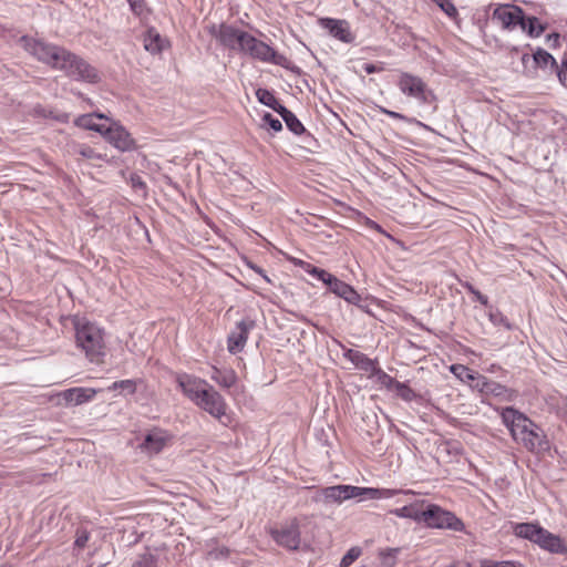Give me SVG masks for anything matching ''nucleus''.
Segmentation results:
<instances>
[{
	"instance_id": "f257e3e1",
	"label": "nucleus",
	"mask_w": 567,
	"mask_h": 567,
	"mask_svg": "<svg viewBox=\"0 0 567 567\" xmlns=\"http://www.w3.org/2000/svg\"><path fill=\"white\" fill-rule=\"evenodd\" d=\"M501 417L513 440L527 451L534 453L549 449V442L543 429L520 411L513 406H506L502 410Z\"/></svg>"
},
{
	"instance_id": "f03ea898",
	"label": "nucleus",
	"mask_w": 567,
	"mask_h": 567,
	"mask_svg": "<svg viewBox=\"0 0 567 567\" xmlns=\"http://www.w3.org/2000/svg\"><path fill=\"white\" fill-rule=\"evenodd\" d=\"M74 329L76 346L91 362H100L106 348L104 329L85 318H76Z\"/></svg>"
},
{
	"instance_id": "7ed1b4c3",
	"label": "nucleus",
	"mask_w": 567,
	"mask_h": 567,
	"mask_svg": "<svg viewBox=\"0 0 567 567\" xmlns=\"http://www.w3.org/2000/svg\"><path fill=\"white\" fill-rule=\"evenodd\" d=\"M58 71L63 72L68 78L78 82L95 84L100 81V73L82 56L65 49L56 65Z\"/></svg>"
},
{
	"instance_id": "20e7f679",
	"label": "nucleus",
	"mask_w": 567,
	"mask_h": 567,
	"mask_svg": "<svg viewBox=\"0 0 567 567\" xmlns=\"http://www.w3.org/2000/svg\"><path fill=\"white\" fill-rule=\"evenodd\" d=\"M238 53L262 63L288 68L289 61L284 54L278 53L272 47L249 32H247Z\"/></svg>"
},
{
	"instance_id": "39448f33",
	"label": "nucleus",
	"mask_w": 567,
	"mask_h": 567,
	"mask_svg": "<svg viewBox=\"0 0 567 567\" xmlns=\"http://www.w3.org/2000/svg\"><path fill=\"white\" fill-rule=\"evenodd\" d=\"M20 41L22 42L27 52L53 70L56 69V65L60 62V56L65 50L64 47L49 43L41 39H34L28 35L21 37Z\"/></svg>"
},
{
	"instance_id": "423d86ee",
	"label": "nucleus",
	"mask_w": 567,
	"mask_h": 567,
	"mask_svg": "<svg viewBox=\"0 0 567 567\" xmlns=\"http://www.w3.org/2000/svg\"><path fill=\"white\" fill-rule=\"evenodd\" d=\"M396 85L403 95L414 99L420 105L431 104L436 99L427 84L412 73L401 72Z\"/></svg>"
},
{
	"instance_id": "0eeeda50",
	"label": "nucleus",
	"mask_w": 567,
	"mask_h": 567,
	"mask_svg": "<svg viewBox=\"0 0 567 567\" xmlns=\"http://www.w3.org/2000/svg\"><path fill=\"white\" fill-rule=\"evenodd\" d=\"M430 528L451 529L463 532L464 523L452 512L445 511L439 505L427 504L422 512V522Z\"/></svg>"
},
{
	"instance_id": "6e6552de",
	"label": "nucleus",
	"mask_w": 567,
	"mask_h": 567,
	"mask_svg": "<svg viewBox=\"0 0 567 567\" xmlns=\"http://www.w3.org/2000/svg\"><path fill=\"white\" fill-rule=\"evenodd\" d=\"M194 404L216 419L221 425L230 424L231 417L227 413V403L213 385Z\"/></svg>"
},
{
	"instance_id": "1a4fd4ad",
	"label": "nucleus",
	"mask_w": 567,
	"mask_h": 567,
	"mask_svg": "<svg viewBox=\"0 0 567 567\" xmlns=\"http://www.w3.org/2000/svg\"><path fill=\"white\" fill-rule=\"evenodd\" d=\"M208 32L221 47L237 53L239 52L243 41L247 34V31L227 23L212 24Z\"/></svg>"
},
{
	"instance_id": "9d476101",
	"label": "nucleus",
	"mask_w": 567,
	"mask_h": 567,
	"mask_svg": "<svg viewBox=\"0 0 567 567\" xmlns=\"http://www.w3.org/2000/svg\"><path fill=\"white\" fill-rule=\"evenodd\" d=\"M352 498L362 499L361 486L341 484L323 487L319 491V493L313 499L317 503H323L324 505H329L332 503L341 504L344 501Z\"/></svg>"
},
{
	"instance_id": "9b49d317",
	"label": "nucleus",
	"mask_w": 567,
	"mask_h": 567,
	"mask_svg": "<svg viewBox=\"0 0 567 567\" xmlns=\"http://www.w3.org/2000/svg\"><path fill=\"white\" fill-rule=\"evenodd\" d=\"M492 21L508 30L517 25L522 29L526 28L524 10L518 6L509 3L498 4L492 13Z\"/></svg>"
},
{
	"instance_id": "f8f14e48",
	"label": "nucleus",
	"mask_w": 567,
	"mask_h": 567,
	"mask_svg": "<svg viewBox=\"0 0 567 567\" xmlns=\"http://www.w3.org/2000/svg\"><path fill=\"white\" fill-rule=\"evenodd\" d=\"M103 137L120 152H131L136 148L135 140L118 122H112L106 126Z\"/></svg>"
},
{
	"instance_id": "ddd939ff",
	"label": "nucleus",
	"mask_w": 567,
	"mask_h": 567,
	"mask_svg": "<svg viewBox=\"0 0 567 567\" xmlns=\"http://www.w3.org/2000/svg\"><path fill=\"white\" fill-rule=\"evenodd\" d=\"M255 328V321L250 318H244L237 322L234 330L227 338V350L231 354L241 352L247 343L249 332Z\"/></svg>"
},
{
	"instance_id": "4468645a",
	"label": "nucleus",
	"mask_w": 567,
	"mask_h": 567,
	"mask_svg": "<svg viewBox=\"0 0 567 567\" xmlns=\"http://www.w3.org/2000/svg\"><path fill=\"white\" fill-rule=\"evenodd\" d=\"M176 382L183 394L193 403H195L210 386L206 380L187 373L178 374L176 377Z\"/></svg>"
},
{
	"instance_id": "2eb2a0df",
	"label": "nucleus",
	"mask_w": 567,
	"mask_h": 567,
	"mask_svg": "<svg viewBox=\"0 0 567 567\" xmlns=\"http://www.w3.org/2000/svg\"><path fill=\"white\" fill-rule=\"evenodd\" d=\"M318 23L322 29L327 30L332 38L343 43L349 44L355 40V35L351 31L350 23L347 20L320 18Z\"/></svg>"
},
{
	"instance_id": "dca6fc26",
	"label": "nucleus",
	"mask_w": 567,
	"mask_h": 567,
	"mask_svg": "<svg viewBox=\"0 0 567 567\" xmlns=\"http://www.w3.org/2000/svg\"><path fill=\"white\" fill-rule=\"evenodd\" d=\"M536 545L550 554L567 555L566 540L546 528H543Z\"/></svg>"
},
{
	"instance_id": "f3484780",
	"label": "nucleus",
	"mask_w": 567,
	"mask_h": 567,
	"mask_svg": "<svg viewBox=\"0 0 567 567\" xmlns=\"http://www.w3.org/2000/svg\"><path fill=\"white\" fill-rule=\"evenodd\" d=\"M276 543L289 550L298 549L300 545V532L297 524H291L288 527L271 533Z\"/></svg>"
},
{
	"instance_id": "a211bd4d",
	"label": "nucleus",
	"mask_w": 567,
	"mask_h": 567,
	"mask_svg": "<svg viewBox=\"0 0 567 567\" xmlns=\"http://www.w3.org/2000/svg\"><path fill=\"white\" fill-rule=\"evenodd\" d=\"M328 288L331 292L342 298L348 303L361 307L362 298L358 291L336 276L332 278L331 284L328 285Z\"/></svg>"
},
{
	"instance_id": "6ab92c4d",
	"label": "nucleus",
	"mask_w": 567,
	"mask_h": 567,
	"mask_svg": "<svg viewBox=\"0 0 567 567\" xmlns=\"http://www.w3.org/2000/svg\"><path fill=\"white\" fill-rule=\"evenodd\" d=\"M279 115L281 116L288 130L295 135L302 136V141L305 143L309 144L311 141H313V136L306 130L303 124L293 112L285 107L281 110Z\"/></svg>"
},
{
	"instance_id": "aec40b11",
	"label": "nucleus",
	"mask_w": 567,
	"mask_h": 567,
	"mask_svg": "<svg viewBox=\"0 0 567 567\" xmlns=\"http://www.w3.org/2000/svg\"><path fill=\"white\" fill-rule=\"evenodd\" d=\"M543 528L544 527L536 522L512 523V530L516 537L528 540L535 545L539 538Z\"/></svg>"
},
{
	"instance_id": "412c9836",
	"label": "nucleus",
	"mask_w": 567,
	"mask_h": 567,
	"mask_svg": "<svg viewBox=\"0 0 567 567\" xmlns=\"http://www.w3.org/2000/svg\"><path fill=\"white\" fill-rule=\"evenodd\" d=\"M96 390L92 388H71L63 391L62 396L68 405H81L94 399Z\"/></svg>"
},
{
	"instance_id": "4be33fe9",
	"label": "nucleus",
	"mask_w": 567,
	"mask_h": 567,
	"mask_svg": "<svg viewBox=\"0 0 567 567\" xmlns=\"http://www.w3.org/2000/svg\"><path fill=\"white\" fill-rule=\"evenodd\" d=\"M425 504V501H419L409 505H405L400 508H394L390 511V514L400 517V518H410L416 523L422 522V506Z\"/></svg>"
},
{
	"instance_id": "5701e85b",
	"label": "nucleus",
	"mask_w": 567,
	"mask_h": 567,
	"mask_svg": "<svg viewBox=\"0 0 567 567\" xmlns=\"http://www.w3.org/2000/svg\"><path fill=\"white\" fill-rule=\"evenodd\" d=\"M343 357L349 360L352 364H354L357 368L365 371V372H373L375 367V363L373 360H371L367 354L363 352L353 350V349H347L343 352Z\"/></svg>"
},
{
	"instance_id": "b1692460",
	"label": "nucleus",
	"mask_w": 567,
	"mask_h": 567,
	"mask_svg": "<svg viewBox=\"0 0 567 567\" xmlns=\"http://www.w3.org/2000/svg\"><path fill=\"white\" fill-rule=\"evenodd\" d=\"M210 379L224 389H230L237 382V374L231 369H212Z\"/></svg>"
},
{
	"instance_id": "393cba45",
	"label": "nucleus",
	"mask_w": 567,
	"mask_h": 567,
	"mask_svg": "<svg viewBox=\"0 0 567 567\" xmlns=\"http://www.w3.org/2000/svg\"><path fill=\"white\" fill-rule=\"evenodd\" d=\"M255 95L259 103L274 110L278 114H280L281 110L286 107L278 101L275 93L268 89L259 87L256 90Z\"/></svg>"
},
{
	"instance_id": "a878e982",
	"label": "nucleus",
	"mask_w": 567,
	"mask_h": 567,
	"mask_svg": "<svg viewBox=\"0 0 567 567\" xmlns=\"http://www.w3.org/2000/svg\"><path fill=\"white\" fill-rule=\"evenodd\" d=\"M138 382L141 380L135 379L114 381L107 386V391H118V395L127 398L136 393Z\"/></svg>"
},
{
	"instance_id": "bb28decb",
	"label": "nucleus",
	"mask_w": 567,
	"mask_h": 567,
	"mask_svg": "<svg viewBox=\"0 0 567 567\" xmlns=\"http://www.w3.org/2000/svg\"><path fill=\"white\" fill-rule=\"evenodd\" d=\"M165 40L154 29H150L144 37V48L152 54L161 53L164 49Z\"/></svg>"
},
{
	"instance_id": "cd10ccee",
	"label": "nucleus",
	"mask_w": 567,
	"mask_h": 567,
	"mask_svg": "<svg viewBox=\"0 0 567 567\" xmlns=\"http://www.w3.org/2000/svg\"><path fill=\"white\" fill-rule=\"evenodd\" d=\"M33 114L39 117L43 118H53L54 121L59 123H68L70 121L69 113L54 111L52 109H47L40 104L35 105L33 107Z\"/></svg>"
},
{
	"instance_id": "c85d7f7f",
	"label": "nucleus",
	"mask_w": 567,
	"mask_h": 567,
	"mask_svg": "<svg viewBox=\"0 0 567 567\" xmlns=\"http://www.w3.org/2000/svg\"><path fill=\"white\" fill-rule=\"evenodd\" d=\"M301 268L311 277L322 281L327 287L329 284H331L332 278L334 277L332 274L328 272L327 270L316 267L309 262L306 261H299Z\"/></svg>"
},
{
	"instance_id": "c756f323",
	"label": "nucleus",
	"mask_w": 567,
	"mask_h": 567,
	"mask_svg": "<svg viewBox=\"0 0 567 567\" xmlns=\"http://www.w3.org/2000/svg\"><path fill=\"white\" fill-rule=\"evenodd\" d=\"M165 443H166V439L162 433L152 432L145 436V439L143 441V446L148 452L158 453L163 450V447L165 446Z\"/></svg>"
},
{
	"instance_id": "7c9ffc66",
	"label": "nucleus",
	"mask_w": 567,
	"mask_h": 567,
	"mask_svg": "<svg viewBox=\"0 0 567 567\" xmlns=\"http://www.w3.org/2000/svg\"><path fill=\"white\" fill-rule=\"evenodd\" d=\"M401 491L390 489V488H374V487H361L362 499H381V498H391Z\"/></svg>"
},
{
	"instance_id": "2f4dec72",
	"label": "nucleus",
	"mask_w": 567,
	"mask_h": 567,
	"mask_svg": "<svg viewBox=\"0 0 567 567\" xmlns=\"http://www.w3.org/2000/svg\"><path fill=\"white\" fill-rule=\"evenodd\" d=\"M74 124L78 127L100 133L102 136L106 128L105 124L95 123L94 115H91V114H83V115L78 116L74 121Z\"/></svg>"
},
{
	"instance_id": "473e14b6",
	"label": "nucleus",
	"mask_w": 567,
	"mask_h": 567,
	"mask_svg": "<svg viewBox=\"0 0 567 567\" xmlns=\"http://www.w3.org/2000/svg\"><path fill=\"white\" fill-rule=\"evenodd\" d=\"M71 152L74 155H80L83 158L92 159V161L104 159V157H105V155L97 153L90 145L83 144V143H73L71 145Z\"/></svg>"
},
{
	"instance_id": "72a5a7b5",
	"label": "nucleus",
	"mask_w": 567,
	"mask_h": 567,
	"mask_svg": "<svg viewBox=\"0 0 567 567\" xmlns=\"http://www.w3.org/2000/svg\"><path fill=\"white\" fill-rule=\"evenodd\" d=\"M533 60L535 64L539 68L546 69L550 68L551 70H555L557 68V62L555 58L546 50L538 48L533 53Z\"/></svg>"
},
{
	"instance_id": "f704fd0d",
	"label": "nucleus",
	"mask_w": 567,
	"mask_h": 567,
	"mask_svg": "<svg viewBox=\"0 0 567 567\" xmlns=\"http://www.w3.org/2000/svg\"><path fill=\"white\" fill-rule=\"evenodd\" d=\"M450 371L454 374L455 378L468 385L471 382H473V380H475L474 378L477 374L476 371L464 364H452L450 367Z\"/></svg>"
},
{
	"instance_id": "c9c22d12",
	"label": "nucleus",
	"mask_w": 567,
	"mask_h": 567,
	"mask_svg": "<svg viewBox=\"0 0 567 567\" xmlns=\"http://www.w3.org/2000/svg\"><path fill=\"white\" fill-rule=\"evenodd\" d=\"M526 28L522 29L527 32V34L532 38H538L545 31V25H543L538 18L536 17H526L525 16Z\"/></svg>"
},
{
	"instance_id": "e433bc0d",
	"label": "nucleus",
	"mask_w": 567,
	"mask_h": 567,
	"mask_svg": "<svg viewBox=\"0 0 567 567\" xmlns=\"http://www.w3.org/2000/svg\"><path fill=\"white\" fill-rule=\"evenodd\" d=\"M393 391L405 402H412L417 398L415 391L404 382L399 381Z\"/></svg>"
},
{
	"instance_id": "4c0bfd02",
	"label": "nucleus",
	"mask_w": 567,
	"mask_h": 567,
	"mask_svg": "<svg viewBox=\"0 0 567 567\" xmlns=\"http://www.w3.org/2000/svg\"><path fill=\"white\" fill-rule=\"evenodd\" d=\"M372 373L377 377L378 382L386 390L393 391L399 382L380 368H375Z\"/></svg>"
},
{
	"instance_id": "58836bf2",
	"label": "nucleus",
	"mask_w": 567,
	"mask_h": 567,
	"mask_svg": "<svg viewBox=\"0 0 567 567\" xmlns=\"http://www.w3.org/2000/svg\"><path fill=\"white\" fill-rule=\"evenodd\" d=\"M488 318L494 326H503L507 330L513 329V326L509 322V320L498 309H491L488 312Z\"/></svg>"
},
{
	"instance_id": "ea45409f",
	"label": "nucleus",
	"mask_w": 567,
	"mask_h": 567,
	"mask_svg": "<svg viewBox=\"0 0 567 567\" xmlns=\"http://www.w3.org/2000/svg\"><path fill=\"white\" fill-rule=\"evenodd\" d=\"M506 392H507V388L505 385L488 379L484 394H486V395L491 394L494 396H503Z\"/></svg>"
},
{
	"instance_id": "a19ab883",
	"label": "nucleus",
	"mask_w": 567,
	"mask_h": 567,
	"mask_svg": "<svg viewBox=\"0 0 567 567\" xmlns=\"http://www.w3.org/2000/svg\"><path fill=\"white\" fill-rule=\"evenodd\" d=\"M156 566V557L150 551H146L138 556L137 560L134 563L133 567H155Z\"/></svg>"
},
{
	"instance_id": "79ce46f5",
	"label": "nucleus",
	"mask_w": 567,
	"mask_h": 567,
	"mask_svg": "<svg viewBox=\"0 0 567 567\" xmlns=\"http://www.w3.org/2000/svg\"><path fill=\"white\" fill-rule=\"evenodd\" d=\"M555 71L560 84L567 89V55H564L560 61V65L557 64Z\"/></svg>"
},
{
	"instance_id": "37998d69",
	"label": "nucleus",
	"mask_w": 567,
	"mask_h": 567,
	"mask_svg": "<svg viewBox=\"0 0 567 567\" xmlns=\"http://www.w3.org/2000/svg\"><path fill=\"white\" fill-rule=\"evenodd\" d=\"M262 122L268 125L274 132H280L282 130L281 121L272 116V114L266 112L262 116Z\"/></svg>"
},
{
	"instance_id": "c03bdc74",
	"label": "nucleus",
	"mask_w": 567,
	"mask_h": 567,
	"mask_svg": "<svg viewBox=\"0 0 567 567\" xmlns=\"http://www.w3.org/2000/svg\"><path fill=\"white\" fill-rule=\"evenodd\" d=\"M361 550L359 548H351L347 551V554L342 557L340 561V567H349L352 563L360 556Z\"/></svg>"
},
{
	"instance_id": "a18cd8bd",
	"label": "nucleus",
	"mask_w": 567,
	"mask_h": 567,
	"mask_svg": "<svg viewBox=\"0 0 567 567\" xmlns=\"http://www.w3.org/2000/svg\"><path fill=\"white\" fill-rule=\"evenodd\" d=\"M474 379L475 380H473V382L470 383V386L473 390H476L480 393L484 394L488 379L486 377L480 374L478 372Z\"/></svg>"
},
{
	"instance_id": "49530a36",
	"label": "nucleus",
	"mask_w": 567,
	"mask_h": 567,
	"mask_svg": "<svg viewBox=\"0 0 567 567\" xmlns=\"http://www.w3.org/2000/svg\"><path fill=\"white\" fill-rule=\"evenodd\" d=\"M90 539V533L86 529H78L76 537L74 540V547L78 549H82L85 547Z\"/></svg>"
},
{
	"instance_id": "de8ad7c7",
	"label": "nucleus",
	"mask_w": 567,
	"mask_h": 567,
	"mask_svg": "<svg viewBox=\"0 0 567 567\" xmlns=\"http://www.w3.org/2000/svg\"><path fill=\"white\" fill-rule=\"evenodd\" d=\"M398 551H399V549H396V548H389L384 551H381L380 555L382 557L383 563L388 564V565L393 564L396 558Z\"/></svg>"
},
{
	"instance_id": "09e8293b",
	"label": "nucleus",
	"mask_w": 567,
	"mask_h": 567,
	"mask_svg": "<svg viewBox=\"0 0 567 567\" xmlns=\"http://www.w3.org/2000/svg\"><path fill=\"white\" fill-rule=\"evenodd\" d=\"M381 112L393 120L410 122V120L404 114H401L399 112L386 110V109H381Z\"/></svg>"
},
{
	"instance_id": "8fccbe9b",
	"label": "nucleus",
	"mask_w": 567,
	"mask_h": 567,
	"mask_svg": "<svg viewBox=\"0 0 567 567\" xmlns=\"http://www.w3.org/2000/svg\"><path fill=\"white\" fill-rule=\"evenodd\" d=\"M209 555L214 558H227L229 556V549L225 546L212 550Z\"/></svg>"
},
{
	"instance_id": "3c124183",
	"label": "nucleus",
	"mask_w": 567,
	"mask_h": 567,
	"mask_svg": "<svg viewBox=\"0 0 567 567\" xmlns=\"http://www.w3.org/2000/svg\"><path fill=\"white\" fill-rule=\"evenodd\" d=\"M363 70L367 74H373V73H378V72H381L383 69L377 64H373V63H364L363 64Z\"/></svg>"
},
{
	"instance_id": "603ef678",
	"label": "nucleus",
	"mask_w": 567,
	"mask_h": 567,
	"mask_svg": "<svg viewBox=\"0 0 567 567\" xmlns=\"http://www.w3.org/2000/svg\"><path fill=\"white\" fill-rule=\"evenodd\" d=\"M475 299L484 307L488 306V298L487 296L483 295L480 290H476L473 295Z\"/></svg>"
},
{
	"instance_id": "864d4df0",
	"label": "nucleus",
	"mask_w": 567,
	"mask_h": 567,
	"mask_svg": "<svg viewBox=\"0 0 567 567\" xmlns=\"http://www.w3.org/2000/svg\"><path fill=\"white\" fill-rule=\"evenodd\" d=\"M249 268L256 271L258 275H260L267 282H270L268 276L266 275L265 270L257 265H254L251 262L248 264Z\"/></svg>"
},
{
	"instance_id": "5fc2aeb1",
	"label": "nucleus",
	"mask_w": 567,
	"mask_h": 567,
	"mask_svg": "<svg viewBox=\"0 0 567 567\" xmlns=\"http://www.w3.org/2000/svg\"><path fill=\"white\" fill-rule=\"evenodd\" d=\"M127 2L134 12L141 11L143 9V0H127Z\"/></svg>"
},
{
	"instance_id": "6e6d98bb",
	"label": "nucleus",
	"mask_w": 567,
	"mask_h": 567,
	"mask_svg": "<svg viewBox=\"0 0 567 567\" xmlns=\"http://www.w3.org/2000/svg\"><path fill=\"white\" fill-rule=\"evenodd\" d=\"M499 561H495L492 559H482L480 563V567H497Z\"/></svg>"
},
{
	"instance_id": "4d7b16f0",
	"label": "nucleus",
	"mask_w": 567,
	"mask_h": 567,
	"mask_svg": "<svg viewBox=\"0 0 567 567\" xmlns=\"http://www.w3.org/2000/svg\"><path fill=\"white\" fill-rule=\"evenodd\" d=\"M441 7L449 16L456 13V9L452 3H447L446 6L442 4Z\"/></svg>"
},
{
	"instance_id": "13d9d810",
	"label": "nucleus",
	"mask_w": 567,
	"mask_h": 567,
	"mask_svg": "<svg viewBox=\"0 0 567 567\" xmlns=\"http://www.w3.org/2000/svg\"><path fill=\"white\" fill-rule=\"evenodd\" d=\"M463 287L471 293L474 295V292L477 290L472 284L465 282Z\"/></svg>"
},
{
	"instance_id": "bf43d9fd",
	"label": "nucleus",
	"mask_w": 567,
	"mask_h": 567,
	"mask_svg": "<svg viewBox=\"0 0 567 567\" xmlns=\"http://www.w3.org/2000/svg\"><path fill=\"white\" fill-rule=\"evenodd\" d=\"M497 567H516L515 563L509 560L499 561Z\"/></svg>"
},
{
	"instance_id": "052dcab7",
	"label": "nucleus",
	"mask_w": 567,
	"mask_h": 567,
	"mask_svg": "<svg viewBox=\"0 0 567 567\" xmlns=\"http://www.w3.org/2000/svg\"><path fill=\"white\" fill-rule=\"evenodd\" d=\"M91 115H94V118H107L103 113L94 112Z\"/></svg>"
},
{
	"instance_id": "680f3d73",
	"label": "nucleus",
	"mask_w": 567,
	"mask_h": 567,
	"mask_svg": "<svg viewBox=\"0 0 567 567\" xmlns=\"http://www.w3.org/2000/svg\"><path fill=\"white\" fill-rule=\"evenodd\" d=\"M134 186L145 187V184H144V182L141 181V178H138L137 182L134 181Z\"/></svg>"
},
{
	"instance_id": "e2e57ef3",
	"label": "nucleus",
	"mask_w": 567,
	"mask_h": 567,
	"mask_svg": "<svg viewBox=\"0 0 567 567\" xmlns=\"http://www.w3.org/2000/svg\"><path fill=\"white\" fill-rule=\"evenodd\" d=\"M371 224H372V227H374V228H380V226H379L377 223L371 221Z\"/></svg>"
},
{
	"instance_id": "0e129e2a",
	"label": "nucleus",
	"mask_w": 567,
	"mask_h": 567,
	"mask_svg": "<svg viewBox=\"0 0 567 567\" xmlns=\"http://www.w3.org/2000/svg\"><path fill=\"white\" fill-rule=\"evenodd\" d=\"M402 493H404V494H412L413 492L412 491H402Z\"/></svg>"
}]
</instances>
